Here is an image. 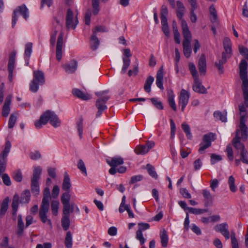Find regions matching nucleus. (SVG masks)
<instances>
[{
  "instance_id": "f257e3e1",
  "label": "nucleus",
  "mask_w": 248,
  "mask_h": 248,
  "mask_svg": "<svg viewBox=\"0 0 248 248\" xmlns=\"http://www.w3.org/2000/svg\"><path fill=\"white\" fill-rule=\"evenodd\" d=\"M223 45L224 51L221 53V56H218L217 61L215 63V65L218 69V73L220 74L224 73L223 65L232 55V43L229 38H224Z\"/></svg>"
},
{
  "instance_id": "f03ea898",
  "label": "nucleus",
  "mask_w": 248,
  "mask_h": 248,
  "mask_svg": "<svg viewBox=\"0 0 248 248\" xmlns=\"http://www.w3.org/2000/svg\"><path fill=\"white\" fill-rule=\"evenodd\" d=\"M51 199L50 189L48 187L44 189L43 192V198L39 210V217L41 220L44 223L47 222L51 228L52 225L50 219L47 218V213L49 209V200Z\"/></svg>"
},
{
  "instance_id": "7ed1b4c3",
  "label": "nucleus",
  "mask_w": 248,
  "mask_h": 248,
  "mask_svg": "<svg viewBox=\"0 0 248 248\" xmlns=\"http://www.w3.org/2000/svg\"><path fill=\"white\" fill-rule=\"evenodd\" d=\"M48 122L54 127L60 126L61 122L58 116L53 111L47 110L40 117V119L34 122V125L37 129L42 127L43 125L46 124Z\"/></svg>"
},
{
  "instance_id": "20e7f679",
  "label": "nucleus",
  "mask_w": 248,
  "mask_h": 248,
  "mask_svg": "<svg viewBox=\"0 0 248 248\" xmlns=\"http://www.w3.org/2000/svg\"><path fill=\"white\" fill-rule=\"evenodd\" d=\"M248 63L242 60L239 64L240 77L242 81V89L246 106L248 107V79L247 76Z\"/></svg>"
},
{
  "instance_id": "39448f33",
  "label": "nucleus",
  "mask_w": 248,
  "mask_h": 248,
  "mask_svg": "<svg viewBox=\"0 0 248 248\" xmlns=\"http://www.w3.org/2000/svg\"><path fill=\"white\" fill-rule=\"evenodd\" d=\"M108 93V90H105L95 93L98 97L95 103L96 107L98 109L96 114V117H99L102 114V112L107 109L106 103L109 98V96L107 95Z\"/></svg>"
},
{
  "instance_id": "423d86ee",
  "label": "nucleus",
  "mask_w": 248,
  "mask_h": 248,
  "mask_svg": "<svg viewBox=\"0 0 248 248\" xmlns=\"http://www.w3.org/2000/svg\"><path fill=\"white\" fill-rule=\"evenodd\" d=\"M42 171V170L40 166L35 167L33 170L32 176L31 179V187L32 193L35 195H38L40 192L39 180Z\"/></svg>"
},
{
  "instance_id": "0eeeda50",
  "label": "nucleus",
  "mask_w": 248,
  "mask_h": 248,
  "mask_svg": "<svg viewBox=\"0 0 248 248\" xmlns=\"http://www.w3.org/2000/svg\"><path fill=\"white\" fill-rule=\"evenodd\" d=\"M78 24V14L74 16L72 10L69 8L67 9L65 17V26L67 30L72 29L74 30Z\"/></svg>"
},
{
  "instance_id": "6e6552de",
  "label": "nucleus",
  "mask_w": 248,
  "mask_h": 248,
  "mask_svg": "<svg viewBox=\"0 0 248 248\" xmlns=\"http://www.w3.org/2000/svg\"><path fill=\"white\" fill-rule=\"evenodd\" d=\"M215 135L213 133H209L203 136L202 142L200 143V148L199 152L200 154L204 153V150L211 145V142L214 140Z\"/></svg>"
},
{
  "instance_id": "1a4fd4ad",
  "label": "nucleus",
  "mask_w": 248,
  "mask_h": 248,
  "mask_svg": "<svg viewBox=\"0 0 248 248\" xmlns=\"http://www.w3.org/2000/svg\"><path fill=\"white\" fill-rule=\"evenodd\" d=\"M19 12L21 15L23 16L24 18L26 20L29 16L28 14V9L25 5L23 4L20 6H18L13 13V15L12 16V28H14L16 24V21L17 20V16L16 13Z\"/></svg>"
},
{
  "instance_id": "9d476101",
  "label": "nucleus",
  "mask_w": 248,
  "mask_h": 248,
  "mask_svg": "<svg viewBox=\"0 0 248 248\" xmlns=\"http://www.w3.org/2000/svg\"><path fill=\"white\" fill-rule=\"evenodd\" d=\"M190 97L189 93L184 89L181 91L179 96V105L181 106V110L184 111L185 108L187 105Z\"/></svg>"
},
{
  "instance_id": "9b49d317",
  "label": "nucleus",
  "mask_w": 248,
  "mask_h": 248,
  "mask_svg": "<svg viewBox=\"0 0 248 248\" xmlns=\"http://www.w3.org/2000/svg\"><path fill=\"white\" fill-rule=\"evenodd\" d=\"M63 45V33L61 32L59 34L56 45V58L60 61L62 58V48Z\"/></svg>"
},
{
  "instance_id": "f8f14e48",
  "label": "nucleus",
  "mask_w": 248,
  "mask_h": 248,
  "mask_svg": "<svg viewBox=\"0 0 248 248\" xmlns=\"http://www.w3.org/2000/svg\"><path fill=\"white\" fill-rule=\"evenodd\" d=\"M16 55V52L15 51H13L10 53L9 55V62L8 64V70L9 71L8 78L10 82L12 81L13 72L15 63Z\"/></svg>"
},
{
  "instance_id": "ddd939ff",
  "label": "nucleus",
  "mask_w": 248,
  "mask_h": 248,
  "mask_svg": "<svg viewBox=\"0 0 248 248\" xmlns=\"http://www.w3.org/2000/svg\"><path fill=\"white\" fill-rule=\"evenodd\" d=\"M124 56L123 57V66L122 69V72L123 73L126 72L131 62L130 57L132 56L129 48L124 49Z\"/></svg>"
},
{
  "instance_id": "4468645a",
  "label": "nucleus",
  "mask_w": 248,
  "mask_h": 248,
  "mask_svg": "<svg viewBox=\"0 0 248 248\" xmlns=\"http://www.w3.org/2000/svg\"><path fill=\"white\" fill-rule=\"evenodd\" d=\"M182 29L183 31V36L184 40L183 42H191L192 39V35L189 30L186 21L182 20Z\"/></svg>"
},
{
  "instance_id": "2eb2a0df",
  "label": "nucleus",
  "mask_w": 248,
  "mask_h": 248,
  "mask_svg": "<svg viewBox=\"0 0 248 248\" xmlns=\"http://www.w3.org/2000/svg\"><path fill=\"white\" fill-rule=\"evenodd\" d=\"M215 230L220 232L226 239H229L230 238V232L228 230V224L227 223H223L217 225L215 227Z\"/></svg>"
},
{
  "instance_id": "dca6fc26",
  "label": "nucleus",
  "mask_w": 248,
  "mask_h": 248,
  "mask_svg": "<svg viewBox=\"0 0 248 248\" xmlns=\"http://www.w3.org/2000/svg\"><path fill=\"white\" fill-rule=\"evenodd\" d=\"M193 90L194 92L202 94L207 93L206 89L202 85L201 81L199 78L194 79Z\"/></svg>"
},
{
  "instance_id": "f3484780",
  "label": "nucleus",
  "mask_w": 248,
  "mask_h": 248,
  "mask_svg": "<svg viewBox=\"0 0 248 248\" xmlns=\"http://www.w3.org/2000/svg\"><path fill=\"white\" fill-rule=\"evenodd\" d=\"M78 62L72 60L69 63H66L62 65V67L68 74L74 73L77 70Z\"/></svg>"
},
{
  "instance_id": "a211bd4d",
  "label": "nucleus",
  "mask_w": 248,
  "mask_h": 248,
  "mask_svg": "<svg viewBox=\"0 0 248 248\" xmlns=\"http://www.w3.org/2000/svg\"><path fill=\"white\" fill-rule=\"evenodd\" d=\"M232 144L234 147L237 150H240L241 151L245 150L243 143L241 142V139L239 136V130H236L235 137L232 140Z\"/></svg>"
},
{
  "instance_id": "6ab92c4d",
  "label": "nucleus",
  "mask_w": 248,
  "mask_h": 248,
  "mask_svg": "<svg viewBox=\"0 0 248 248\" xmlns=\"http://www.w3.org/2000/svg\"><path fill=\"white\" fill-rule=\"evenodd\" d=\"M32 80L37 82L40 85H43L45 82L44 74L42 71L36 70L33 72V78Z\"/></svg>"
},
{
  "instance_id": "aec40b11",
  "label": "nucleus",
  "mask_w": 248,
  "mask_h": 248,
  "mask_svg": "<svg viewBox=\"0 0 248 248\" xmlns=\"http://www.w3.org/2000/svg\"><path fill=\"white\" fill-rule=\"evenodd\" d=\"M12 97V95L10 94L8 95L5 99L2 111V115L4 117H7L9 114L10 110V105Z\"/></svg>"
},
{
  "instance_id": "412c9836",
  "label": "nucleus",
  "mask_w": 248,
  "mask_h": 248,
  "mask_svg": "<svg viewBox=\"0 0 248 248\" xmlns=\"http://www.w3.org/2000/svg\"><path fill=\"white\" fill-rule=\"evenodd\" d=\"M53 25L54 27L55 28L54 32L52 34L51 36V38L50 39V44L52 45V46H54L55 45V42L56 39V36L58 32V31L56 30V28L57 26H59L61 27V28H62V25L60 24L59 20L57 18H55L54 21L53 22Z\"/></svg>"
},
{
  "instance_id": "4be33fe9",
  "label": "nucleus",
  "mask_w": 248,
  "mask_h": 248,
  "mask_svg": "<svg viewBox=\"0 0 248 248\" xmlns=\"http://www.w3.org/2000/svg\"><path fill=\"white\" fill-rule=\"evenodd\" d=\"M198 66L200 74L205 75L206 71V62L204 55H202L200 58Z\"/></svg>"
},
{
  "instance_id": "5701e85b",
  "label": "nucleus",
  "mask_w": 248,
  "mask_h": 248,
  "mask_svg": "<svg viewBox=\"0 0 248 248\" xmlns=\"http://www.w3.org/2000/svg\"><path fill=\"white\" fill-rule=\"evenodd\" d=\"M163 67L162 66L158 70L156 78V84L157 86L161 90L164 89L163 85Z\"/></svg>"
},
{
  "instance_id": "b1692460",
  "label": "nucleus",
  "mask_w": 248,
  "mask_h": 248,
  "mask_svg": "<svg viewBox=\"0 0 248 248\" xmlns=\"http://www.w3.org/2000/svg\"><path fill=\"white\" fill-rule=\"evenodd\" d=\"M202 194L204 198V204L206 206L212 203L213 202V197L208 189H204L202 190Z\"/></svg>"
},
{
  "instance_id": "393cba45",
  "label": "nucleus",
  "mask_w": 248,
  "mask_h": 248,
  "mask_svg": "<svg viewBox=\"0 0 248 248\" xmlns=\"http://www.w3.org/2000/svg\"><path fill=\"white\" fill-rule=\"evenodd\" d=\"M72 93L74 96H77L78 98L84 100H88L91 98L90 95L88 93H84L78 89H74L72 91Z\"/></svg>"
},
{
  "instance_id": "a878e982",
  "label": "nucleus",
  "mask_w": 248,
  "mask_h": 248,
  "mask_svg": "<svg viewBox=\"0 0 248 248\" xmlns=\"http://www.w3.org/2000/svg\"><path fill=\"white\" fill-rule=\"evenodd\" d=\"M183 47L184 55L186 58H189L192 52L191 42H183Z\"/></svg>"
},
{
  "instance_id": "bb28decb",
  "label": "nucleus",
  "mask_w": 248,
  "mask_h": 248,
  "mask_svg": "<svg viewBox=\"0 0 248 248\" xmlns=\"http://www.w3.org/2000/svg\"><path fill=\"white\" fill-rule=\"evenodd\" d=\"M107 162L110 166L116 167L124 163V159L121 157L116 156L113 157L110 161L107 160Z\"/></svg>"
},
{
  "instance_id": "cd10ccee",
  "label": "nucleus",
  "mask_w": 248,
  "mask_h": 248,
  "mask_svg": "<svg viewBox=\"0 0 248 248\" xmlns=\"http://www.w3.org/2000/svg\"><path fill=\"white\" fill-rule=\"evenodd\" d=\"M19 197L17 194H15L13 199L12 207V214L13 216H16V212L18 207Z\"/></svg>"
},
{
  "instance_id": "c85d7f7f",
  "label": "nucleus",
  "mask_w": 248,
  "mask_h": 248,
  "mask_svg": "<svg viewBox=\"0 0 248 248\" xmlns=\"http://www.w3.org/2000/svg\"><path fill=\"white\" fill-rule=\"evenodd\" d=\"M210 13L211 15L210 20L212 23H214L215 24H217V22H219L218 20V17L217 15V12L214 5H211L209 8Z\"/></svg>"
},
{
  "instance_id": "c756f323",
  "label": "nucleus",
  "mask_w": 248,
  "mask_h": 248,
  "mask_svg": "<svg viewBox=\"0 0 248 248\" xmlns=\"http://www.w3.org/2000/svg\"><path fill=\"white\" fill-rule=\"evenodd\" d=\"M9 202V197L5 198L1 205L0 210V216L2 217L5 214L8 208V203Z\"/></svg>"
},
{
  "instance_id": "7c9ffc66",
  "label": "nucleus",
  "mask_w": 248,
  "mask_h": 248,
  "mask_svg": "<svg viewBox=\"0 0 248 248\" xmlns=\"http://www.w3.org/2000/svg\"><path fill=\"white\" fill-rule=\"evenodd\" d=\"M100 42L95 35L92 34L90 39V46L93 50H95L98 47Z\"/></svg>"
},
{
  "instance_id": "2f4dec72",
  "label": "nucleus",
  "mask_w": 248,
  "mask_h": 248,
  "mask_svg": "<svg viewBox=\"0 0 248 248\" xmlns=\"http://www.w3.org/2000/svg\"><path fill=\"white\" fill-rule=\"evenodd\" d=\"M24 222L22 219V217L21 215L18 216L17 218V234L19 236H21L24 231Z\"/></svg>"
},
{
  "instance_id": "473e14b6",
  "label": "nucleus",
  "mask_w": 248,
  "mask_h": 248,
  "mask_svg": "<svg viewBox=\"0 0 248 248\" xmlns=\"http://www.w3.org/2000/svg\"><path fill=\"white\" fill-rule=\"evenodd\" d=\"M31 193L29 190H25L21 194L20 202L22 203H28L30 200Z\"/></svg>"
},
{
  "instance_id": "72a5a7b5",
  "label": "nucleus",
  "mask_w": 248,
  "mask_h": 248,
  "mask_svg": "<svg viewBox=\"0 0 248 248\" xmlns=\"http://www.w3.org/2000/svg\"><path fill=\"white\" fill-rule=\"evenodd\" d=\"M177 10V16L180 19L183 20L182 17L184 15V12L185 11V7L183 4L180 1L176 2Z\"/></svg>"
},
{
  "instance_id": "f704fd0d",
  "label": "nucleus",
  "mask_w": 248,
  "mask_h": 248,
  "mask_svg": "<svg viewBox=\"0 0 248 248\" xmlns=\"http://www.w3.org/2000/svg\"><path fill=\"white\" fill-rule=\"evenodd\" d=\"M62 226L64 231H67L69 228L70 225V216H62L61 220Z\"/></svg>"
},
{
  "instance_id": "c9c22d12",
  "label": "nucleus",
  "mask_w": 248,
  "mask_h": 248,
  "mask_svg": "<svg viewBox=\"0 0 248 248\" xmlns=\"http://www.w3.org/2000/svg\"><path fill=\"white\" fill-rule=\"evenodd\" d=\"M154 81V78L152 76H150L147 78L144 86V89L146 92L148 93L151 92V87Z\"/></svg>"
},
{
  "instance_id": "e433bc0d",
  "label": "nucleus",
  "mask_w": 248,
  "mask_h": 248,
  "mask_svg": "<svg viewBox=\"0 0 248 248\" xmlns=\"http://www.w3.org/2000/svg\"><path fill=\"white\" fill-rule=\"evenodd\" d=\"M71 183L70 178L67 174H65L64 177L63 181L62 183V189L66 192H69L70 188L71 187Z\"/></svg>"
},
{
  "instance_id": "4c0bfd02",
  "label": "nucleus",
  "mask_w": 248,
  "mask_h": 248,
  "mask_svg": "<svg viewBox=\"0 0 248 248\" xmlns=\"http://www.w3.org/2000/svg\"><path fill=\"white\" fill-rule=\"evenodd\" d=\"M248 127L247 126L239 127V129H237V130H239V136L240 137V139L243 141H246L248 138Z\"/></svg>"
},
{
  "instance_id": "58836bf2",
  "label": "nucleus",
  "mask_w": 248,
  "mask_h": 248,
  "mask_svg": "<svg viewBox=\"0 0 248 248\" xmlns=\"http://www.w3.org/2000/svg\"><path fill=\"white\" fill-rule=\"evenodd\" d=\"M64 244L67 248H72L73 245L72 235L70 231L67 232Z\"/></svg>"
},
{
  "instance_id": "ea45409f",
  "label": "nucleus",
  "mask_w": 248,
  "mask_h": 248,
  "mask_svg": "<svg viewBox=\"0 0 248 248\" xmlns=\"http://www.w3.org/2000/svg\"><path fill=\"white\" fill-rule=\"evenodd\" d=\"M77 129L78 132V135L80 139L82 138L83 134V118L80 117L76 123Z\"/></svg>"
},
{
  "instance_id": "a19ab883",
  "label": "nucleus",
  "mask_w": 248,
  "mask_h": 248,
  "mask_svg": "<svg viewBox=\"0 0 248 248\" xmlns=\"http://www.w3.org/2000/svg\"><path fill=\"white\" fill-rule=\"evenodd\" d=\"M227 112L222 113L219 111H216L214 113V117L217 119L220 120L222 122H226L227 121Z\"/></svg>"
},
{
  "instance_id": "79ce46f5",
  "label": "nucleus",
  "mask_w": 248,
  "mask_h": 248,
  "mask_svg": "<svg viewBox=\"0 0 248 248\" xmlns=\"http://www.w3.org/2000/svg\"><path fill=\"white\" fill-rule=\"evenodd\" d=\"M32 44L31 43H28L25 46V55L26 58L27 57V64L28 65L29 58L32 52Z\"/></svg>"
},
{
  "instance_id": "37998d69",
  "label": "nucleus",
  "mask_w": 248,
  "mask_h": 248,
  "mask_svg": "<svg viewBox=\"0 0 248 248\" xmlns=\"http://www.w3.org/2000/svg\"><path fill=\"white\" fill-rule=\"evenodd\" d=\"M146 168L148 170L149 174L153 178L157 179L158 175L155 170V168L150 164H147Z\"/></svg>"
},
{
  "instance_id": "c03bdc74",
  "label": "nucleus",
  "mask_w": 248,
  "mask_h": 248,
  "mask_svg": "<svg viewBox=\"0 0 248 248\" xmlns=\"http://www.w3.org/2000/svg\"><path fill=\"white\" fill-rule=\"evenodd\" d=\"M168 95H169L168 101H169V103L170 107L172 108V109L173 110L176 111L177 108H176V104H175V103L174 101V95L173 94V92L172 91L170 93H169Z\"/></svg>"
},
{
  "instance_id": "a18cd8bd",
  "label": "nucleus",
  "mask_w": 248,
  "mask_h": 248,
  "mask_svg": "<svg viewBox=\"0 0 248 248\" xmlns=\"http://www.w3.org/2000/svg\"><path fill=\"white\" fill-rule=\"evenodd\" d=\"M135 152L137 155H145L149 151L146 145H141L137 146L135 149Z\"/></svg>"
},
{
  "instance_id": "49530a36",
  "label": "nucleus",
  "mask_w": 248,
  "mask_h": 248,
  "mask_svg": "<svg viewBox=\"0 0 248 248\" xmlns=\"http://www.w3.org/2000/svg\"><path fill=\"white\" fill-rule=\"evenodd\" d=\"M99 1L100 0H92L93 13L94 15H97L100 11Z\"/></svg>"
},
{
  "instance_id": "de8ad7c7",
  "label": "nucleus",
  "mask_w": 248,
  "mask_h": 248,
  "mask_svg": "<svg viewBox=\"0 0 248 248\" xmlns=\"http://www.w3.org/2000/svg\"><path fill=\"white\" fill-rule=\"evenodd\" d=\"M160 238L162 247H166L168 242V237L167 235V232L164 229L161 233Z\"/></svg>"
},
{
  "instance_id": "09e8293b",
  "label": "nucleus",
  "mask_w": 248,
  "mask_h": 248,
  "mask_svg": "<svg viewBox=\"0 0 248 248\" xmlns=\"http://www.w3.org/2000/svg\"><path fill=\"white\" fill-rule=\"evenodd\" d=\"M189 212L194 215H201L207 212L206 209L194 208L192 207L187 208Z\"/></svg>"
},
{
  "instance_id": "8fccbe9b",
  "label": "nucleus",
  "mask_w": 248,
  "mask_h": 248,
  "mask_svg": "<svg viewBox=\"0 0 248 248\" xmlns=\"http://www.w3.org/2000/svg\"><path fill=\"white\" fill-rule=\"evenodd\" d=\"M77 167L83 174H84L85 176L87 175L86 168L84 162L82 159H79L78 161Z\"/></svg>"
},
{
  "instance_id": "3c124183",
  "label": "nucleus",
  "mask_w": 248,
  "mask_h": 248,
  "mask_svg": "<svg viewBox=\"0 0 248 248\" xmlns=\"http://www.w3.org/2000/svg\"><path fill=\"white\" fill-rule=\"evenodd\" d=\"M11 148V143L9 141H7L5 143V147L2 152V155L0 156L2 158L6 159Z\"/></svg>"
},
{
  "instance_id": "603ef678",
  "label": "nucleus",
  "mask_w": 248,
  "mask_h": 248,
  "mask_svg": "<svg viewBox=\"0 0 248 248\" xmlns=\"http://www.w3.org/2000/svg\"><path fill=\"white\" fill-rule=\"evenodd\" d=\"M59 202L58 201H53L51 202V208L52 214L54 216H57L58 212Z\"/></svg>"
},
{
  "instance_id": "864d4df0",
  "label": "nucleus",
  "mask_w": 248,
  "mask_h": 248,
  "mask_svg": "<svg viewBox=\"0 0 248 248\" xmlns=\"http://www.w3.org/2000/svg\"><path fill=\"white\" fill-rule=\"evenodd\" d=\"M189 68L194 79H195L196 78H199L198 72L196 70V66L194 63L190 62L189 63Z\"/></svg>"
},
{
  "instance_id": "5fc2aeb1",
  "label": "nucleus",
  "mask_w": 248,
  "mask_h": 248,
  "mask_svg": "<svg viewBox=\"0 0 248 248\" xmlns=\"http://www.w3.org/2000/svg\"><path fill=\"white\" fill-rule=\"evenodd\" d=\"M235 179L232 176H230L228 180V184L231 191L235 192L236 191V187L234 184Z\"/></svg>"
},
{
  "instance_id": "6e6d98bb",
  "label": "nucleus",
  "mask_w": 248,
  "mask_h": 248,
  "mask_svg": "<svg viewBox=\"0 0 248 248\" xmlns=\"http://www.w3.org/2000/svg\"><path fill=\"white\" fill-rule=\"evenodd\" d=\"M182 128L185 132L187 138L191 139L192 138V134L190 132L189 126L185 123H183L182 124Z\"/></svg>"
},
{
  "instance_id": "4d7b16f0",
  "label": "nucleus",
  "mask_w": 248,
  "mask_h": 248,
  "mask_svg": "<svg viewBox=\"0 0 248 248\" xmlns=\"http://www.w3.org/2000/svg\"><path fill=\"white\" fill-rule=\"evenodd\" d=\"M108 31L107 28L104 26H97L93 30V34L96 36L97 32H104Z\"/></svg>"
},
{
  "instance_id": "13d9d810",
  "label": "nucleus",
  "mask_w": 248,
  "mask_h": 248,
  "mask_svg": "<svg viewBox=\"0 0 248 248\" xmlns=\"http://www.w3.org/2000/svg\"><path fill=\"white\" fill-rule=\"evenodd\" d=\"M70 195L69 192H65L61 197V202L62 204L70 203Z\"/></svg>"
},
{
  "instance_id": "bf43d9fd",
  "label": "nucleus",
  "mask_w": 248,
  "mask_h": 248,
  "mask_svg": "<svg viewBox=\"0 0 248 248\" xmlns=\"http://www.w3.org/2000/svg\"><path fill=\"white\" fill-rule=\"evenodd\" d=\"M153 104L159 109H163L164 107L161 102L157 100L155 98H152L150 99Z\"/></svg>"
},
{
  "instance_id": "052dcab7",
  "label": "nucleus",
  "mask_w": 248,
  "mask_h": 248,
  "mask_svg": "<svg viewBox=\"0 0 248 248\" xmlns=\"http://www.w3.org/2000/svg\"><path fill=\"white\" fill-rule=\"evenodd\" d=\"M16 116L15 114H12L9 118L8 122V127L9 128H12L14 126L16 122Z\"/></svg>"
},
{
  "instance_id": "680f3d73",
  "label": "nucleus",
  "mask_w": 248,
  "mask_h": 248,
  "mask_svg": "<svg viewBox=\"0 0 248 248\" xmlns=\"http://www.w3.org/2000/svg\"><path fill=\"white\" fill-rule=\"evenodd\" d=\"M39 84L38 82L32 80L30 84V90L31 92L36 93L39 89Z\"/></svg>"
},
{
  "instance_id": "e2e57ef3",
  "label": "nucleus",
  "mask_w": 248,
  "mask_h": 248,
  "mask_svg": "<svg viewBox=\"0 0 248 248\" xmlns=\"http://www.w3.org/2000/svg\"><path fill=\"white\" fill-rule=\"evenodd\" d=\"M226 151L227 152V156L229 160L232 161L233 159V154L232 147L230 144L227 145Z\"/></svg>"
},
{
  "instance_id": "0e129e2a",
  "label": "nucleus",
  "mask_w": 248,
  "mask_h": 248,
  "mask_svg": "<svg viewBox=\"0 0 248 248\" xmlns=\"http://www.w3.org/2000/svg\"><path fill=\"white\" fill-rule=\"evenodd\" d=\"M136 238L139 240L140 242V245H142L145 241V239L143 236L142 231L141 230H139L136 232Z\"/></svg>"
},
{
  "instance_id": "69168bd1",
  "label": "nucleus",
  "mask_w": 248,
  "mask_h": 248,
  "mask_svg": "<svg viewBox=\"0 0 248 248\" xmlns=\"http://www.w3.org/2000/svg\"><path fill=\"white\" fill-rule=\"evenodd\" d=\"M13 178L14 180L17 182H20L22 180V173L20 170H16L14 172Z\"/></svg>"
},
{
  "instance_id": "338daca9",
  "label": "nucleus",
  "mask_w": 248,
  "mask_h": 248,
  "mask_svg": "<svg viewBox=\"0 0 248 248\" xmlns=\"http://www.w3.org/2000/svg\"><path fill=\"white\" fill-rule=\"evenodd\" d=\"M143 179V176L141 175H138L132 176L130 178L129 184L132 185L135 184L136 183L142 180Z\"/></svg>"
},
{
  "instance_id": "774afa93",
  "label": "nucleus",
  "mask_w": 248,
  "mask_h": 248,
  "mask_svg": "<svg viewBox=\"0 0 248 248\" xmlns=\"http://www.w3.org/2000/svg\"><path fill=\"white\" fill-rule=\"evenodd\" d=\"M239 50L240 53L244 55L245 57L248 60V49L243 46H239Z\"/></svg>"
}]
</instances>
